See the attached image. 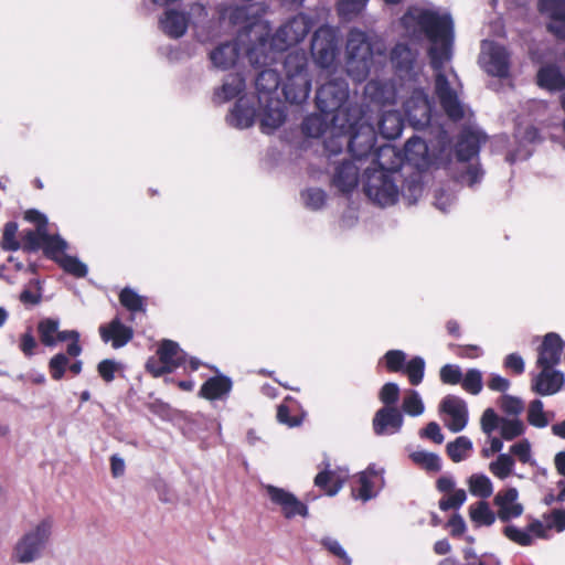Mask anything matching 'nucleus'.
Wrapping results in <instances>:
<instances>
[{"label": "nucleus", "instance_id": "20e7f679", "mask_svg": "<svg viewBox=\"0 0 565 565\" xmlns=\"http://www.w3.org/2000/svg\"><path fill=\"white\" fill-rule=\"evenodd\" d=\"M349 84L343 77H332L322 84L316 93V106L323 119L338 125L348 115Z\"/></svg>", "mask_w": 565, "mask_h": 565}, {"label": "nucleus", "instance_id": "0e129e2a", "mask_svg": "<svg viewBox=\"0 0 565 565\" xmlns=\"http://www.w3.org/2000/svg\"><path fill=\"white\" fill-rule=\"evenodd\" d=\"M439 377L444 384L457 385L462 380V372L458 365L445 364L439 371Z\"/></svg>", "mask_w": 565, "mask_h": 565}, {"label": "nucleus", "instance_id": "09e8293b", "mask_svg": "<svg viewBox=\"0 0 565 565\" xmlns=\"http://www.w3.org/2000/svg\"><path fill=\"white\" fill-rule=\"evenodd\" d=\"M412 460L430 472H437L441 469L440 458L433 452L415 451L411 455Z\"/></svg>", "mask_w": 565, "mask_h": 565}, {"label": "nucleus", "instance_id": "4d7b16f0", "mask_svg": "<svg viewBox=\"0 0 565 565\" xmlns=\"http://www.w3.org/2000/svg\"><path fill=\"white\" fill-rule=\"evenodd\" d=\"M460 383L466 392L477 395L482 390V374L477 369H470L467 371Z\"/></svg>", "mask_w": 565, "mask_h": 565}, {"label": "nucleus", "instance_id": "3c124183", "mask_svg": "<svg viewBox=\"0 0 565 565\" xmlns=\"http://www.w3.org/2000/svg\"><path fill=\"white\" fill-rule=\"evenodd\" d=\"M527 422L536 428H544L548 425V419L544 413L541 399H534L530 403L527 409Z\"/></svg>", "mask_w": 565, "mask_h": 565}, {"label": "nucleus", "instance_id": "39448f33", "mask_svg": "<svg viewBox=\"0 0 565 565\" xmlns=\"http://www.w3.org/2000/svg\"><path fill=\"white\" fill-rule=\"evenodd\" d=\"M51 530L52 521L45 519L41 521L33 531L24 534L14 548L17 561L20 563H30L38 558L41 550L49 541Z\"/></svg>", "mask_w": 565, "mask_h": 565}, {"label": "nucleus", "instance_id": "5701e85b", "mask_svg": "<svg viewBox=\"0 0 565 565\" xmlns=\"http://www.w3.org/2000/svg\"><path fill=\"white\" fill-rule=\"evenodd\" d=\"M232 388V380L224 374H217L202 384L198 395L207 401H216L227 396Z\"/></svg>", "mask_w": 565, "mask_h": 565}, {"label": "nucleus", "instance_id": "6e6d98bb", "mask_svg": "<svg viewBox=\"0 0 565 565\" xmlns=\"http://www.w3.org/2000/svg\"><path fill=\"white\" fill-rule=\"evenodd\" d=\"M18 224L15 222H8L4 225L1 247L8 252H15L21 248L20 242L17 239Z\"/></svg>", "mask_w": 565, "mask_h": 565}, {"label": "nucleus", "instance_id": "2eb2a0df", "mask_svg": "<svg viewBox=\"0 0 565 565\" xmlns=\"http://www.w3.org/2000/svg\"><path fill=\"white\" fill-rule=\"evenodd\" d=\"M439 409L450 419L445 423L452 433L461 431L468 423V409L466 402L456 395H447L443 398Z\"/></svg>", "mask_w": 565, "mask_h": 565}, {"label": "nucleus", "instance_id": "72a5a7b5", "mask_svg": "<svg viewBox=\"0 0 565 565\" xmlns=\"http://www.w3.org/2000/svg\"><path fill=\"white\" fill-rule=\"evenodd\" d=\"M469 516L477 525L490 526L495 521V515L491 511L489 503L483 500L469 507Z\"/></svg>", "mask_w": 565, "mask_h": 565}, {"label": "nucleus", "instance_id": "c03bdc74", "mask_svg": "<svg viewBox=\"0 0 565 565\" xmlns=\"http://www.w3.org/2000/svg\"><path fill=\"white\" fill-rule=\"evenodd\" d=\"M469 490L473 495L489 498L492 494V483L484 475H472L469 478Z\"/></svg>", "mask_w": 565, "mask_h": 565}, {"label": "nucleus", "instance_id": "dca6fc26", "mask_svg": "<svg viewBox=\"0 0 565 565\" xmlns=\"http://www.w3.org/2000/svg\"><path fill=\"white\" fill-rule=\"evenodd\" d=\"M537 7L550 19L547 31L565 41V0H539Z\"/></svg>", "mask_w": 565, "mask_h": 565}, {"label": "nucleus", "instance_id": "13d9d810", "mask_svg": "<svg viewBox=\"0 0 565 565\" xmlns=\"http://www.w3.org/2000/svg\"><path fill=\"white\" fill-rule=\"evenodd\" d=\"M524 424L515 418V419H501L500 434L501 437L505 440H512L524 433Z\"/></svg>", "mask_w": 565, "mask_h": 565}, {"label": "nucleus", "instance_id": "bf43d9fd", "mask_svg": "<svg viewBox=\"0 0 565 565\" xmlns=\"http://www.w3.org/2000/svg\"><path fill=\"white\" fill-rule=\"evenodd\" d=\"M289 402H294L291 397H286L285 401L277 407V419L281 424H286L289 427L299 426L302 422V416L290 415Z\"/></svg>", "mask_w": 565, "mask_h": 565}, {"label": "nucleus", "instance_id": "de8ad7c7", "mask_svg": "<svg viewBox=\"0 0 565 565\" xmlns=\"http://www.w3.org/2000/svg\"><path fill=\"white\" fill-rule=\"evenodd\" d=\"M301 199L308 209L317 211L324 206L327 193L320 188H309L301 192Z\"/></svg>", "mask_w": 565, "mask_h": 565}, {"label": "nucleus", "instance_id": "4468645a", "mask_svg": "<svg viewBox=\"0 0 565 565\" xmlns=\"http://www.w3.org/2000/svg\"><path fill=\"white\" fill-rule=\"evenodd\" d=\"M403 424V413L398 407H381L372 419V428L376 436L397 434Z\"/></svg>", "mask_w": 565, "mask_h": 565}, {"label": "nucleus", "instance_id": "2f4dec72", "mask_svg": "<svg viewBox=\"0 0 565 565\" xmlns=\"http://www.w3.org/2000/svg\"><path fill=\"white\" fill-rule=\"evenodd\" d=\"M157 355L161 360L171 366L173 370L180 367L185 363V353L181 350L180 345L169 339H164L159 344Z\"/></svg>", "mask_w": 565, "mask_h": 565}, {"label": "nucleus", "instance_id": "6e6552de", "mask_svg": "<svg viewBox=\"0 0 565 565\" xmlns=\"http://www.w3.org/2000/svg\"><path fill=\"white\" fill-rule=\"evenodd\" d=\"M310 30L311 24L309 18L305 14H298L278 28L273 35V41L279 43V51H284L288 46L301 42Z\"/></svg>", "mask_w": 565, "mask_h": 565}, {"label": "nucleus", "instance_id": "9b49d317", "mask_svg": "<svg viewBox=\"0 0 565 565\" xmlns=\"http://www.w3.org/2000/svg\"><path fill=\"white\" fill-rule=\"evenodd\" d=\"M265 490L270 501L280 507L286 519H292L296 515H308V507L291 492L271 484H267Z\"/></svg>", "mask_w": 565, "mask_h": 565}, {"label": "nucleus", "instance_id": "a18cd8bd", "mask_svg": "<svg viewBox=\"0 0 565 565\" xmlns=\"http://www.w3.org/2000/svg\"><path fill=\"white\" fill-rule=\"evenodd\" d=\"M68 356L67 353L60 352L50 359L47 369L52 380L61 381L64 379L68 367Z\"/></svg>", "mask_w": 565, "mask_h": 565}, {"label": "nucleus", "instance_id": "f704fd0d", "mask_svg": "<svg viewBox=\"0 0 565 565\" xmlns=\"http://www.w3.org/2000/svg\"><path fill=\"white\" fill-rule=\"evenodd\" d=\"M66 248L67 243L58 235H51L49 233L46 234L44 246L42 249L46 258L54 260L55 263H58V259H61L62 256L66 255Z\"/></svg>", "mask_w": 565, "mask_h": 565}, {"label": "nucleus", "instance_id": "bb28decb", "mask_svg": "<svg viewBox=\"0 0 565 565\" xmlns=\"http://www.w3.org/2000/svg\"><path fill=\"white\" fill-rule=\"evenodd\" d=\"M481 140L477 132L467 130L461 132L455 146L458 161L468 162L479 154Z\"/></svg>", "mask_w": 565, "mask_h": 565}, {"label": "nucleus", "instance_id": "864d4df0", "mask_svg": "<svg viewBox=\"0 0 565 565\" xmlns=\"http://www.w3.org/2000/svg\"><path fill=\"white\" fill-rule=\"evenodd\" d=\"M399 395L401 392L398 385L393 382H387L381 387L379 392V399L383 404L382 407H397Z\"/></svg>", "mask_w": 565, "mask_h": 565}, {"label": "nucleus", "instance_id": "412c9836", "mask_svg": "<svg viewBox=\"0 0 565 565\" xmlns=\"http://www.w3.org/2000/svg\"><path fill=\"white\" fill-rule=\"evenodd\" d=\"M359 171L352 161L344 160L334 171L332 184L342 193L352 192L359 183Z\"/></svg>", "mask_w": 565, "mask_h": 565}, {"label": "nucleus", "instance_id": "4c0bfd02", "mask_svg": "<svg viewBox=\"0 0 565 565\" xmlns=\"http://www.w3.org/2000/svg\"><path fill=\"white\" fill-rule=\"evenodd\" d=\"M58 324V320L52 318L42 319L38 323V332L42 344L50 348L56 345L55 335H57Z\"/></svg>", "mask_w": 565, "mask_h": 565}, {"label": "nucleus", "instance_id": "69168bd1", "mask_svg": "<svg viewBox=\"0 0 565 565\" xmlns=\"http://www.w3.org/2000/svg\"><path fill=\"white\" fill-rule=\"evenodd\" d=\"M499 406L503 413L515 416L522 413L524 408L523 402L519 397L508 394L500 397Z\"/></svg>", "mask_w": 565, "mask_h": 565}, {"label": "nucleus", "instance_id": "ea45409f", "mask_svg": "<svg viewBox=\"0 0 565 565\" xmlns=\"http://www.w3.org/2000/svg\"><path fill=\"white\" fill-rule=\"evenodd\" d=\"M119 302L131 313L146 311L143 298L129 287H125L119 292Z\"/></svg>", "mask_w": 565, "mask_h": 565}, {"label": "nucleus", "instance_id": "f03ea898", "mask_svg": "<svg viewBox=\"0 0 565 565\" xmlns=\"http://www.w3.org/2000/svg\"><path fill=\"white\" fill-rule=\"evenodd\" d=\"M284 78L274 68L262 70L255 78L258 103L276 99L281 85L285 100L290 105H301L307 102L311 92L312 76L309 70V58L306 51L295 49L288 52L282 61Z\"/></svg>", "mask_w": 565, "mask_h": 565}, {"label": "nucleus", "instance_id": "c756f323", "mask_svg": "<svg viewBox=\"0 0 565 565\" xmlns=\"http://www.w3.org/2000/svg\"><path fill=\"white\" fill-rule=\"evenodd\" d=\"M404 128V120L396 110L384 111L379 120L380 134L387 140L396 139Z\"/></svg>", "mask_w": 565, "mask_h": 565}, {"label": "nucleus", "instance_id": "393cba45", "mask_svg": "<svg viewBox=\"0 0 565 565\" xmlns=\"http://www.w3.org/2000/svg\"><path fill=\"white\" fill-rule=\"evenodd\" d=\"M159 23L164 34L172 39H179L188 30L189 18L183 12L170 9L164 12V17L160 19Z\"/></svg>", "mask_w": 565, "mask_h": 565}, {"label": "nucleus", "instance_id": "774afa93", "mask_svg": "<svg viewBox=\"0 0 565 565\" xmlns=\"http://www.w3.org/2000/svg\"><path fill=\"white\" fill-rule=\"evenodd\" d=\"M544 519L548 530L555 529L557 532L565 530V510L555 509L550 514L544 515Z\"/></svg>", "mask_w": 565, "mask_h": 565}, {"label": "nucleus", "instance_id": "423d86ee", "mask_svg": "<svg viewBox=\"0 0 565 565\" xmlns=\"http://www.w3.org/2000/svg\"><path fill=\"white\" fill-rule=\"evenodd\" d=\"M310 51L317 65L331 66L339 51L335 31L329 25L319 26L312 35Z\"/></svg>", "mask_w": 565, "mask_h": 565}, {"label": "nucleus", "instance_id": "f257e3e1", "mask_svg": "<svg viewBox=\"0 0 565 565\" xmlns=\"http://www.w3.org/2000/svg\"><path fill=\"white\" fill-rule=\"evenodd\" d=\"M412 18L419 30L431 42L428 49L431 67L437 71L435 93L441 108L451 120H461L465 116L457 93L451 88L447 76L441 72L444 64L451 57L454 42V22L449 14H439L429 9H422L416 15L407 12L403 20Z\"/></svg>", "mask_w": 565, "mask_h": 565}, {"label": "nucleus", "instance_id": "473e14b6", "mask_svg": "<svg viewBox=\"0 0 565 565\" xmlns=\"http://www.w3.org/2000/svg\"><path fill=\"white\" fill-rule=\"evenodd\" d=\"M254 119V107L243 103L242 99L235 103L234 107L232 108L227 117L230 125L239 129L253 126Z\"/></svg>", "mask_w": 565, "mask_h": 565}, {"label": "nucleus", "instance_id": "f8f14e48", "mask_svg": "<svg viewBox=\"0 0 565 565\" xmlns=\"http://www.w3.org/2000/svg\"><path fill=\"white\" fill-rule=\"evenodd\" d=\"M279 43L273 41L268 31L257 35L246 49V56L253 66H266L275 60L274 49L279 50Z\"/></svg>", "mask_w": 565, "mask_h": 565}, {"label": "nucleus", "instance_id": "680f3d73", "mask_svg": "<svg viewBox=\"0 0 565 565\" xmlns=\"http://www.w3.org/2000/svg\"><path fill=\"white\" fill-rule=\"evenodd\" d=\"M503 534L507 539L521 546H530L533 543V539L527 530L522 531L514 525H507L503 529Z\"/></svg>", "mask_w": 565, "mask_h": 565}, {"label": "nucleus", "instance_id": "6ab92c4d", "mask_svg": "<svg viewBox=\"0 0 565 565\" xmlns=\"http://www.w3.org/2000/svg\"><path fill=\"white\" fill-rule=\"evenodd\" d=\"M374 479H382V476L375 466L372 465L356 476V479L351 486L352 497L363 502L374 498L376 495V492L373 490Z\"/></svg>", "mask_w": 565, "mask_h": 565}, {"label": "nucleus", "instance_id": "1a4fd4ad", "mask_svg": "<svg viewBox=\"0 0 565 565\" xmlns=\"http://www.w3.org/2000/svg\"><path fill=\"white\" fill-rule=\"evenodd\" d=\"M376 135L372 127H365L353 132L348 140V150L354 160L362 161L371 158L375 163V156L382 147H375Z\"/></svg>", "mask_w": 565, "mask_h": 565}, {"label": "nucleus", "instance_id": "e433bc0d", "mask_svg": "<svg viewBox=\"0 0 565 565\" xmlns=\"http://www.w3.org/2000/svg\"><path fill=\"white\" fill-rule=\"evenodd\" d=\"M471 450L472 443L466 436H459L446 446V452L454 462L462 461L467 457V452Z\"/></svg>", "mask_w": 565, "mask_h": 565}, {"label": "nucleus", "instance_id": "ddd939ff", "mask_svg": "<svg viewBox=\"0 0 565 565\" xmlns=\"http://www.w3.org/2000/svg\"><path fill=\"white\" fill-rule=\"evenodd\" d=\"M348 63H358L362 68L367 70L369 62L372 60V45L367 34L361 30L352 29L348 34L347 41Z\"/></svg>", "mask_w": 565, "mask_h": 565}, {"label": "nucleus", "instance_id": "49530a36", "mask_svg": "<svg viewBox=\"0 0 565 565\" xmlns=\"http://www.w3.org/2000/svg\"><path fill=\"white\" fill-rule=\"evenodd\" d=\"M513 467L514 459L508 454L499 455L497 460L492 461L489 466L490 471L501 480L508 478L512 473Z\"/></svg>", "mask_w": 565, "mask_h": 565}, {"label": "nucleus", "instance_id": "a19ab883", "mask_svg": "<svg viewBox=\"0 0 565 565\" xmlns=\"http://www.w3.org/2000/svg\"><path fill=\"white\" fill-rule=\"evenodd\" d=\"M403 373L407 376L409 383L414 386L423 382L425 374V361L420 356H414L406 362Z\"/></svg>", "mask_w": 565, "mask_h": 565}, {"label": "nucleus", "instance_id": "603ef678", "mask_svg": "<svg viewBox=\"0 0 565 565\" xmlns=\"http://www.w3.org/2000/svg\"><path fill=\"white\" fill-rule=\"evenodd\" d=\"M56 344L58 342H64L67 340H72L71 343H68L66 348V353L72 358H77L81 355L83 349L79 344V333L75 330H65V331H57V335H55Z\"/></svg>", "mask_w": 565, "mask_h": 565}, {"label": "nucleus", "instance_id": "0eeeda50", "mask_svg": "<svg viewBox=\"0 0 565 565\" xmlns=\"http://www.w3.org/2000/svg\"><path fill=\"white\" fill-rule=\"evenodd\" d=\"M404 114L412 127L423 129L431 119V106L427 94L422 88H414L403 104Z\"/></svg>", "mask_w": 565, "mask_h": 565}, {"label": "nucleus", "instance_id": "58836bf2", "mask_svg": "<svg viewBox=\"0 0 565 565\" xmlns=\"http://www.w3.org/2000/svg\"><path fill=\"white\" fill-rule=\"evenodd\" d=\"M383 364L386 372H403L406 364V353L402 350H388L379 361V366Z\"/></svg>", "mask_w": 565, "mask_h": 565}, {"label": "nucleus", "instance_id": "aec40b11", "mask_svg": "<svg viewBox=\"0 0 565 565\" xmlns=\"http://www.w3.org/2000/svg\"><path fill=\"white\" fill-rule=\"evenodd\" d=\"M564 385V374L553 369H542L532 382V390L542 395H553Z\"/></svg>", "mask_w": 565, "mask_h": 565}, {"label": "nucleus", "instance_id": "cd10ccee", "mask_svg": "<svg viewBox=\"0 0 565 565\" xmlns=\"http://www.w3.org/2000/svg\"><path fill=\"white\" fill-rule=\"evenodd\" d=\"M536 83L551 92L565 89V76L555 64L541 66L536 74Z\"/></svg>", "mask_w": 565, "mask_h": 565}, {"label": "nucleus", "instance_id": "5fc2aeb1", "mask_svg": "<svg viewBox=\"0 0 565 565\" xmlns=\"http://www.w3.org/2000/svg\"><path fill=\"white\" fill-rule=\"evenodd\" d=\"M402 412L416 417L424 413V404L416 391H409L402 403Z\"/></svg>", "mask_w": 565, "mask_h": 565}, {"label": "nucleus", "instance_id": "c9c22d12", "mask_svg": "<svg viewBox=\"0 0 565 565\" xmlns=\"http://www.w3.org/2000/svg\"><path fill=\"white\" fill-rule=\"evenodd\" d=\"M428 148L424 139L417 136L411 137L404 146V157L407 161L418 163L427 154Z\"/></svg>", "mask_w": 565, "mask_h": 565}, {"label": "nucleus", "instance_id": "052dcab7", "mask_svg": "<svg viewBox=\"0 0 565 565\" xmlns=\"http://www.w3.org/2000/svg\"><path fill=\"white\" fill-rule=\"evenodd\" d=\"M422 193L423 184L418 180H406L402 185L401 194L403 199L407 201L408 205L415 204Z\"/></svg>", "mask_w": 565, "mask_h": 565}, {"label": "nucleus", "instance_id": "7ed1b4c3", "mask_svg": "<svg viewBox=\"0 0 565 565\" xmlns=\"http://www.w3.org/2000/svg\"><path fill=\"white\" fill-rule=\"evenodd\" d=\"M402 158L391 145H383L375 156V163L363 174V192L380 206L393 205L398 199V186L393 174L401 168Z\"/></svg>", "mask_w": 565, "mask_h": 565}, {"label": "nucleus", "instance_id": "37998d69", "mask_svg": "<svg viewBox=\"0 0 565 565\" xmlns=\"http://www.w3.org/2000/svg\"><path fill=\"white\" fill-rule=\"evenodd\" d=\"M47 231H26L22 236V248L24 252L32 253L43 249Z\"/></svg>", "mask_w": 565, "mask_h": 565}, {"label": "nucleus", "instance_id": "b1692460", "mask_svg": "<svg viewBox=\"0 0 565 565\" xmlns=\"http://www.w3.org/2000/svg\"><path fill=\"white\" fill-rule=\"evenodd\" d=\"M264 111L260 118L263 131L269 132L279 128L286 120V113L279 98L263 100Z\"/></svg>", "mask_w": 565, "mask_h": 565}, {"label": "nucleus", "instance_id": "c85d7f7f", "mask_svg": "<svg viewBox=\"0 0 565 565\" xmlns=\"http://www.w3.org/2000/svg\"><path fill=\"white\" fill-rule=\"evenodd\" d=\"M488 74L505 78L510 71V54L504 46H493L489 53V61L486 66Z\"/></svg>", "mask_w": 565, "mask_h": 565}, {"label": "nucleus", "instance_id": "a878e982", "mask_svg": "<svg viewBox=\"0 0 565 565\" xmlns=\"http://www.w3.org/2000/svg\"><path fill=\"white\" fill-rule=\"evenodd\" d=\"M239 56V46L235 41L221 43L211 53L210 60L215 67L228 70L235 65Z\"/></svg>", "mask_w": 565, "mask_h": 565}, {"label": "nucleus", "instance_id": "8fccbe9b", "mask_svg": "<svg viewBox=\"0 0 565 565\" xmlns=\"http://www.w3.org/2000/svg\"><path fill=\"white\" fill-rule=\"evenodd\" d=\"M57 264L65 273L71 274L77 278L85 277L88 271L87 266L74 256L64 255L61 259H58Z\"/></svg>", "mask_w": 565, "mask_h": 565}, {"label": "nucleus", "instance_id": "a211bd4d", "mask_svg": "<svg viewBox=\"0 0 565 565\" xmlns=\"http://www.w3.org/2000/svg\"><path fill=\"white\" fill-rule=\"evenodd\" d=\"M98 331L102 340L105 343L110 342L114 349L125 347L134 338L132 328L125 326L118 317L107 324H102Z\"/></svg>", "mask_w": 565, "mask_h": 565}, {"label": "nucleus", "instance_id": "e2e57ef3", "mask_svg": "<svg viewBox=\"0 0 565 565\" xmlns=\"http://www.w3.org/2000/svg\"><path fill=\"white\" fill-rule=\"evenodd\" d=\"M466 499V491L463 489H457L452 494L441 498L438 505L441 511L457 510L465 503Z\"/></svg>", "mask_w": 565, "mask_h": 565}, {"label": "nucleus", "instance_id": "4be33fe9", "mask_svg": "<svg viewBox=\"0 0 565 565\" xmlns=\"http://www.w3.org/2000/svg\"><path fill=\"white\" fill-rule=\"evenodd\" d=\"M328 467L329 463L326 465L324 470L320 471L315 477L313 483L326 494L332 497L335 495L343 487L348 479V472L342 469L330 470Z\"/></svg>", "mask_w": 565, "mask_h": 565}, {"label": "nucleus", "instance_id": "9d476101", "mask_svg": "<svg viewBox=\"0 0 565 565\" xmlns=\"http://www.w3.org/2000/svg\"><path fill=\"white\" fill-rule=\"evenodd\" d=\"M417 50H413L406 43H397L391 51V62L396 74L402 79L416 81Z\"/></svg>", "mask_w": 565, "mask_h": 565}, {"label": "nucleus", "instance_id": "7c9ffc66", "mask_svg": "<svg viewBox=\"0 0 565 565\" xmlns=\"http://www.w3.org/2000/svg\"><path fill=\"white\" fill-rule=\"evenodd\" d=\"M245 78L239 73L226 75L222 86L214 95L220 102H228L237 97L245 89Z\"/></svg>", "mask_w": 565, "mask_h": 565}, {"label": "nucleus", "instance_id": "338daca9", "mask_svg": "<svg viewBox=\"0 0 565 565\" xmlns=\"http://www.w3.org/2000/svg\"><path fill=\"white\" fill-rule=\"evenodd\" d=\"M146 371L152 375L153 377H160L164 374L171 373L174 370L166 364L161 358L157 356H150L146 362Z\"/></svg>", "mask_w": 565, "mask_h": 565}, {"label": "nucleus", "instance_id": "79ce46f5", "mask_svg": "<svg viewBox=\"0 0 565 565\" xmlns=\"http://www.w3.org/2000/svg\"><path fill=\"white\" fill-rule=\"evenodd\" d=\"M367 2L369 0H338V14L345 20H351L365 9Z\"/></svg>", "mask_w": 565, "mask_h": 565}, {"label": "nucleus", "instance_id": "f3484780", "mask_svg": "<svg viewBox=\"0 0 565 565\" xmlns=\"http://www.w3.org/2000/svg\"><path fill=\"white\" fill-rule=\"evenodd\" d=\"M564 348L565 342L559 334L555 332L545 334L541 345L537 349L539 355L536 365L541 369H553L561 362Z\"/></svg>", "mask_w": 565, "mask_h": 565}]
</instances>
